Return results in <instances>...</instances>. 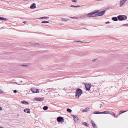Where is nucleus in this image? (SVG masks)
Listing matches in <instances>:
<instances>
[{
	"mask_svg": "<svg viewBox=\"0 0 128 128\" xmlns=\"http://www.w3.org/2000/svg\"><path fill=\"white\" fill-rule=\"evenodd\" d=\"M82 93V90L80 89H77L76 92V96L77 98H78Z\"/></svg>",
	"mask_w": 128,
	"mask_h": 128,
	"instance_id": "f257e3e1",
	"label": "nucleus"
},
{
	"mask_svg": "<svg viewBox=\"0 0 128 128\" xmlns=\"http://www.w3.org/2000/svg\"><path fill=\"white\" fill-rule=\"evenodd\" d=\"M127 17L125 15H120L118 16V18L119 20H124L127 19Z\"/></svg>",
	"mask_w": 128,
	"mask_h": 128,
	"instance_id": "f03ea898",
	"label": "nucleus"
},
{
	"mask_svg": "<svg viewBox=\"0 0 128 128\" xmlns=\"http://www.w3.org/2000/svg\"><path fill=\"white\" fill-rule=\"evenodd\" d=\"M99 10H97V11H94V12L88 13L87 15V16L88 17L90 18L92 17H94V16L92 15L94 14H95L97 13H98L99 12Z\"/></svg>",
	"mask_w": 128,
	"mask_h": 128,
	"instance_id": "7ed1b4c3",
	"label": "nucleus"
},
{
	"mask_svg": "<svg viewBox=\"0 0 128 128\" xmlns=\"http://www.w3.org/2000/svg\"><path fill=\"white\" fill-rule=\"evenodd\" d=\"M57 120L59 122H64V119L61 116L58 117L57 118Z\"/></svg>",
	"mask_w": 128,
	"mask_h": 128,
	"instance_id": "20e7f679",
	"label": "nucleus"
},
{
	"mask_svg": "<svg viewBox=\"0 0 128 128\" xmlns=\"http://www.w3.org/2000/svg\"><path fill=\"white\" fill-rule=\"evenodd\" d=\"M71 116L73 117L74 120L76 122L78 123L79 122L78 118L76 116L74 115H72Z\"/></svg>",
	"mask_w": 128,
	"mask_h": 128,
	"instance_id": "39448f33",
	"label": "nucleus"
},
{
	"mask_svg": "<svg viewBox=\"0 0 128 128\" xmlns=\"http://www.w3.org/2000/svg\"><path fill=\"white\" fill-rule=\"evenodd\" d=\"M85 86L86 90H89L91 86V84H85Z\"/></svg>",
	"mask_w": 128,
	"mask_h": 128,
	"instance_id": "423d86ee",
	"label": "nucleus"
},
{
	"mask_svg": "<svg viewBox=\"0 0 128 128\" xmlns=\"http://www.w3.org/2000/svg\"><path fill=\"white\" fill-rule=\"evenodd\" d=\"M44 98H35L34 100L36 101H43L44 100Z\"/></svg>",
	"mask_w": 128,
	"mask_h": 128,
	"instance_id": "0eeeda50",
	"label": "nucleus"
},
{
	"mask_svg": "<svg viewBox=\"0 0 128 128\" xmlns=\"http://www.w3.org/2000/svg\"><path fill=\"white\" fill-rule=\"evenodd\" d=\"M125 3V1L124 0H121L120 3V6H122Z\"/></svg>",
	"mask_w": 128,
	"mask_h": 128,
	"instance_id": "6e6552de",
	"label": "nucleus"
},
{
	"mask_svg": "<svg viewBox=\"0 0 128 128\" xmlns=\"http://www.w3.org/2000/svg\"><path fill=\"white\" fill-rule=\"evenodd\" d=\"M32 90L33 93L39 92L38 91V90L35 88H32Z\"/></svg>",
	"mask_w": 128,
	"mask_h": 128,
	"instance_id": "1a4fd4ad",
	"label": "nucleus"
},
{
	"mask_svg": "<svg viewBox=\"0 0 128 128\" xmlns=\"http://www.w3.org/2000/svg\"><path fill=\"white\" fill-rule=\"evenodd\" d=\"M106 11L105 10L99 12V15L100 16H101L104 15Z\"/></svg>",
	"mask_w": 128,
	"mask_h": 128,
	"instance_id": "9d476101",
	"label": "nucleus"
},
{
	"mask_svg": "<svg viewBox=\"0 0 128 128\" xmlns=\"http://www.w3.org/2000/svg\"><path fill=\"white\" fill-rule=\"evenodd\" d=\"M36 4L34 3L32 4L30 7V8L31 9H34L36 8Z\"/></svg>",
	"mask_w": 128,
	"mask_h": 128,
	"instance_id": "9b49d317",
	"label": "nucleus"
},
{
	"mask_svg": "<svg viewBox=\"0 0 128 128\" xmlns=\"http://www.w3.org/2000/svg\"><path fill=\"white\" fill-rule=\"evenodd\" d=\"M91 122L92 124L93 127L94 128H97L96 126V125L94 123V121L92 120L91 121Z\"/></svg>",
	"mask_w": 128,
	"mask_h": 128,
	"instance_id": "f8f14e48",
	"label": "nucleus"
},
{
	"mask_svg": "<svg viewBox=\"0 0 128 128\" xmlns=\"http://www.w3.org/2000/svg\"><path fill=\"white\" fill-rule=\"evenodd\" d=\"M90 110V108H87L84 109L82 110L83 112H86L89 111Z\"/></svg>",
	"mask_w": 128,
	"mask_h": 128,
	"instance_id": "ddd939ff",
	"label": "nucleus"
},
{
	"mask_svg": "<svg viewBox=\"0 0 128 128\" xmlns=\"http://www.w3.org/2000/svg\"><path fill=\"white\" fill-rule=\"evenodd\" d=\"M61 19L62 21H66L69 20V19L66 18H61Z\"/></svg>",
	"mask_w": 128,
	"mask_h": 128,
	"instance_id": "4468645a",
	"label": "nucleus"
},
{
	"mask_svg": "<svg viewBox=\"0 0 128 128\" xmlns=\"http://www.w3.org/2000/svg\"><path fill=\"white\" fill-rule=\"evenodd\" d=\"M21 103L23 104H29V103L28 102L24 100L22 101Z\"/></svg>",
	"mask_w": 128,
	"mask_h": 128,
	"instance_id": "2eb2a0df",
	"label": "nucleus"
},
{
	"mask_svg": "<svg viewBox=\"0 0 128 128\" xmlns=\"http://www.w3.org/2000/svg\"><path fill=\"white\" fill-rule=\"evenodd\" d=\"M49 18V17L44 16V17H42L39 18L38 19H48V18Z\"/></svg>",
	"mask_w": 128,
	"mask_h": 128,
	"instance_id": "dca6fc26",
	"label": "nucleus"
},
{
	"mask_svg": "<svg viewBox=\"0 0 128 128\" xmlns=\"http://www.w3.org/2000/svg\"><path fill=\"white\" fill-rule=\"evenodd\" d=\"M112 20L114 21H117L118 20V19L116 17H113L112 18Z\"/></svg>",
	"mask_w": 128,
	"mask_h": 128,
	"instance_id": "f3484780",
	"label": "nucleus"
},
{
	"mask_svg": "<svg viewBox=\"0 0 128 128\" xmlns=\"http://www.w3.org/2000/svg\"><path fill=\"white\" fill-rule=\"evenodd\" d=\"M0 20H6L7 19L6 18L0 17Z\"/></svg>",
	"mask_w": 128,
	"mask_h": 128,
	"instance_id": "a211bd4d",
	"label": "nucleus"
},
{
	"mask_svg": "<svg viewBox=\"0 0 128 128\" xmlns=\"http://www.w3.org/2000/svg\"><path fill=\"white\" fill-rule=\"evenodd\" d=\"M109 112L108 111H105L102 112H101V114H108Z\"/></svg>",
	"mask_w": 128,
	"mask_h": 128,
	"instance_id": "6ab92c4d",
	"label": "nucleus"
},
{
	"mask_svg": "<svg viewBox=\"0 0 128 128\" xmlns=\"http://www.w3.org/2000/svg\"><path fill=\"white\" fill-rule=\"evenodd\" d=\"M48 107L47 106H44L43 108V109L44 110H46L48 109Z\"/></svg>",
	"mask_w": 128,
	"mask_h": 128,
	"instance_id": "aec40b11",
	"label": "nucleus"
},
{
	"mask_svg": "<svg viewBox=\"0 0 128 128\" xmlns=\"http://www.w3.org/2000/svg\"><path fill=\"white\" fill-rule=\"evenodd\" d=\"M128 110H127L128 111ZM127 111H124V110H120V111L119 114H120L124 112H126Z\"/></svg>",
	"mask_w": 128,
	"mask_h": 128,
	"instance_id": "412c9836",
	"label": "nucleus"
},
{
	"mask_svg": "<svg viewBox=\"0 0 128 128\" xmlns=\"http://www.w3.org/2000/svg\"><path fill=\"white\" fill-rule=\"evenodd\" d=\"M80 6H74V5H71L70 6V7H75V8H77L78 7Z\"/></svg>",
	"mask_w": 128,
	"mask_h": 128,
	"instance_id": "4be33fe9",
	"label": "nucleus"
},
{
	"mask_svg": "<svg viewBox=\"0 0 128 128\" xmlns=\"http://www.w3.org/2000/svg\"><path fill=\"white\" fill-rule=\"evenodd\" d=\"M93 113L95 114H101V112H94Z\"/></svg>",
	"mask_w": 128,
	"mask_h": 128,
	"instance_id": "5701e85b",
	"label": "nucleus"
},
{
	"mask_svg": "<svg viewBox=\"0 0 128 128\" xmlns=\"http://www.w3.org/2000/svg\"><path fill=\"white\" fill-rule=\"evenodd\" d=\"M52 89V90H51V92L53 93L54 92H55V90H56V88H51Z\"/></svg>",
	"mask_w": 128,
	"mask_h": 128,
	"instance_id": "b1692460",
	"label": "nucleus"
},
{
	"mask_svg": "<svg viewBox=\"0 0 128 128\" xmlns=\"http://www.w3.org/2000/svg\"><path fill=\"white\" fill-rule=\"evenodd\" d=\"M66 110L67 112H68L70 113L71 112H72V110H71L69 108H67V109Z\"/></svg>",
	"mask_w": 128,
	"mask_h": 128,
	"instance_id": "393cba45",
	"label": "nucleus"
},
{
	"mask_svg": "<svg viewBox=\"0 0 128 128\" xmlns=\"http://www.w3.org/2000/svg\"><path fill=\"white\" fill-rule=\"evenodd\" d=\"M94 17L97 16H100L99 15V13H97V14H94Z\"/></svg>",
	"mask_w": 128,
	"mask_h": 128,
	"instance_id": "a878e982",
	"label": "nucleus"
},
{
	"mask_svg": "<svg viewBox=\"0 0 128 128\" xmlns=\"http://www.w3.org/2000/svg\"><path fill=\"white\" fill-rule=\"evenodd\" d=\"M83 124H84L85 126H88V124H87V123L86 122H84L83 123Z\"/></svg>",
	"mask_w": 128,
	"mask_h": 128,
	"instance_id": "bb28decb",
	"label": "nucleus"
},
{
	"mask_svg": "<svg viewBox=\"0 0 128 128\" xmlns=\"http://www.w3.org/2000/svg\"><path fill=\"white\" fill-rule=\"evenodd\" d=\"M49 22L47 21H43L42 22V23H48Z\"/></svg>",
	"mask_w": 128,
	"mask_h": 128,
	"instance_id": "cd10ccee",
	"label": "nucleus"
},
{
	"mask_svg": "<svg viewBox=\"0 0 128 128\" xmlns=\"http://www.w3.org/2000/svg\"><path fill=\"white\" fill-rule=\"evenodd\" d=\"M26 110H25V109H24V112H26V113H30V111H28L27 112H26Z\"/></svg>",
	"mask_w": 128,
	"mask_h": 128,
	"instance_id": "c85d7f7f",
	"label": "nucleus"
},
{
	"mask_svg": "<svg viewBox=\"0 0 128 128\" xmlns=\"http://www.w3.org/2000/svg\"><path fill=\"white\" fill-rule=\"evenodd\" d=\"M111 114H112V115H114V117H115V113L114 112H111Z\"/></svg>",
	"mask_w": 128,
	"mask_h": 128,
	"instance_id": "c756f323",
	"label": "nucleus"
},
{
	"mask_svg": "<svg viewBox=\"0 0 128 128\" xmlns=\"http://www.w3.org/2000/svg\"><path fill=\"white\" fill-rule=\"evenodd\" d=\"M46 90L48 92H51V90H52V89L51 88H48Z\"/></svg>",
	"mask_w": 128,
	"mask_h": 128,
	"instance_id": "7c9ffc66",
	"label": "nucleus"
},
{
	"mask_svg": "<svg viewBox=\"0 0 128 128\" xmlns=\"http://www.w3.org/2000/svg\"><path fill=\"white\" fill-rule=\"evenodd\" d=\"M33 45L34 46L39 45V44L38 43H34L33 44Z\"/></svg>",
	"mask_w": 128,
	"mask_h": 128,
	"instance_id": "2f4dec72",
	"label": "nucleus"
},
{
	"mask_svg": "<svg viewBox=\"0 0 128 128\" xmlns=\"http://www.w3.org/2000/svg\"><path fill=\"white\" fill-rule=\"evenodd\" d=\"M128 26V24H122V26Z\"/></svg>",
	"mask_w": 128,
	"mask_h": 128,
	"instance_id": "473e14b6",
	"label": "nucleus"
},
{
	"mask_svg": "<svg viewBox=\"0 0 128 128\" xmlns=\"http://www.w3.org/2000/svg\"><path fill=\"white\" fill-rule=\"evenodd\" d=\"M10 83H16V84H18L16 82H10Z\"/></svg>",
	"mask_w": 128,
	"mask_h": 128,
	"instance_id": "72a5a7b5",
	"label": "nucleus"
},
{
	"mask_svg": "<svg viewBox=\"0 0 128 128\" xmlns=\"http://www.w3.org/2000/svg\"><path fill=\"white\" fill-rule=\"evenodd\" d=\"M72 2H76L77 1L76 0H72Z\"/></svg>",
	"mask_w": 128,
	"mask_h": 128,
	"instance_id": "f704fd0d",
	"label": "nucleus"
},
{
	"mask_svg": "<svg viewBox=\"0 0 128 128\" xmlns=\"http://www.w3.org/2000/svg\"><path fill=\"white\" fill-rule=\"evenodd\" d=\"M86 15H84V16H81L80 17V18L83 17L84 18H86Z\"/></svg>",
	"mask_w": 128,
	"mask_h": 128,
	"instance_id": "c9c22d12",
	"label": "nucleus"
},
{
	"mask_svg": "<svg viewBox=\"0 0 128 128\" xmlns=\"http://www.w3.org/2000/svg\"><path fill=\"white\" fill-rule=\"evenodd\" d=\"M17 91L16 90H14V93H16L17 92Z\"/></svg>",
	"mask_w": 128,
	"mask_h": 128,
	"instance_id": "e433bc0d",
	"label": "nucleus"
},
{
	"mask_svg": "<svg viewBox=\"0 0 128 128\" xmlns=\"http://www.w3.org/2000/svg\"><path fill=\"white\" fill-rule=\"evenodd\" d=\"M76 42H82L81 41H76Z\"/></svg>",
	"mask_w": 128,
	"mask_h": 128,
	"instance_id": "4c0bfd02",
	"label": "nucleus"
},
{
	"mask_svg": "<svg viewBox=\"0 0 128 128\" xmlns=\"http://www.w3.org/2000/svg\"><path fill=\"white\" fill-rule=\"evenodd\" d=\"M26 110H28L29 111H30V109H29V108H26Z\"/></svg>",
	"mask_w": 128,
	"mask_h": 128,
	"instance_id": "58836bf2",
	"label": "nucleus"
},
{
	"mask_svg": "<svg viewBox=\"0 0 128 128\" xmlns=\"http://www.w3.org/2000/svg\"><path fill=\"white\" fill-rule=\"evenodd\" d=\"M110 23V22H106V24H109Z\"/></svg>",
	"mask_w": 128,
	"mask_h": 128,
	"instance_id": "ea45409f",
	"label": "nucleus"
},
{
	"mask_svg": "<svg viewBox=\"0 0 128 128\" xmlns=\"http://www.w3.org/2000/svg\"><path fill=\"white\" fill-rule=\"evenodd\" d=\"M2 110V109L1 107H0V110Z\"/></svg>",
	"mask_w": 128,
	"mask_h": 128,
	"instance_id": "a19ab883",
	"label": "nucleus"
},
{
	"mask_svg": "<svg viewBox=\"0 0 128 128\" xmlns=\"http://www.w3.org/2000/svg\"><path fill=\"white\" fill-rule=\"evenodd\" d=\"M103 0H95L96 1H102Z\"/></svg>",
	"mask_w": 128,
	"mask_h": 128,
	"instance_id": "79ce46f5",
	"label": "nucleus"
},
{
	"mask_svg": "<svg viewBox=\"0 0 128 128\" xmlns=\"http://www.w3.org/2000/svg\"><path fill=\"white\" fill-rule=\"evenodd\" d=\"M23 23H24L25 24L27 22L26 21H24L23 22Z\"/></svg>",
	"mask_w": 128,
	"mask_h": 128,
	"instance_id": "37998d69",
	"label": "nucleus"
},
{
	"mask_svg": "<svg viewBox=\"0 0 128 128\" xmlns=\"http://www.w3.org/2000/svg\"><path fill=\"white\" fill-rule=\"evenodd\" d=\"M22 66H26V65H22Z\"/></svg>",
	"mask_w": 128,
	"mask_h": 128,
	"instance_id": "c03bdc74",
	"label": "nucleus"
},
{
	"mask_svg": "<svg viewBox=\"0 0 128 128\" xmlns=\"http://www.w3.org/2000/svg\"><path fill=\"white\" fill-rule=\"evenodd\" d=\"M70 18H74V17H70Z\"/></svg>",
	"mask_w": 128,
	"mask_h": 128,
	"instance_id": "a18cd8bd",
	"label": "nucleus"
},
{
	"mask_svg": "<svg viewBox=\"0 0 128 128\" xmlns=\"http://www.w3.org/2000/svg\"><path fill=\"white\" fill-rule=\"evenodd\" d=\"M95 61V60H92V61L93 62H94Z\"/></svg>",
	"mask_w": 128,
	"mask_h": 128,
	"instance_id": "49530a36",
	"label": "nucleus"
},
{
	"mask_svg": "<svg viewBox=\"0 0 128 128\" xmlns=\"http://www.w3.org/2000/svg\"><path fill=\"white\" fill-rule=\"evenodd\" d=\"M74 18L77 19H78V18H76V17H74Z\"/></svg>",
	"mask_w": 128,
	"mask_h": 128,
	"instance_id": "de8ad7c7",
	"label": "nucleus"
},
{
	"mask_svg": "<svg viewBox=\"0 0 128 128\" xmlns=\"http://www.w3.org/2000/svg\"><path fill=\"white\" fill-rule=\"evenodd\" d=\"M19 114H17V116H19Z\"/></svg>",
	"mask_w": 128,
	"mask_h": 128,
	"instance_id": "09e8293b",
	"label": "nucleus"
},
{
	"mask_svg": "<svg viewBox=\"0 0 128 128\" xmlns=\"http://www.w3.org/2000/svg\"><path fill=\"white\" fill-rule=\"evenodd\" d=\"M0 128H4L3 127H0Z\"/></svg>",
	"mask_w": 128,
	"mask_h": 128,
	"instance_id": "8fccbe9b",
	"label": "nucleus"
},
{
	"mask_svg": "<svg viewBox=\"0 0 128 128\" xmlns=\"http://www.w3.org/2000/svg\"><path fill=\"white\" fill-rule=\"evenodd\" d=\"M20 82H22V80L20 81Z\"/></svg>",
	"mask_w": 128,
	"mask_h": 128,
	"instance_id": "3c124183",
	"label": "nucleus"
}]
</instances>
